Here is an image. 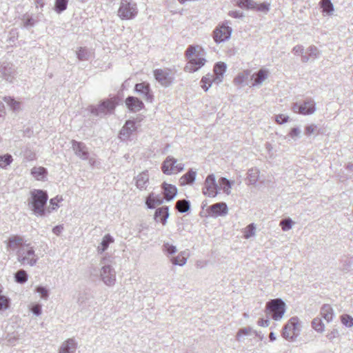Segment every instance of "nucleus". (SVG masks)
<instances>
[{
    "instance_id": "nucleus-1",
    "label": "nucleus",
    "mask_w": 353,
    "mask_h": 353,
    "mask_svg": "<svg viewBox=\"0 0 353 353\" xmlns=\"http://www.w3.org/2000/svg\"><path fill=\"white\" fill-rule=\"evenodd\" d=\"M30 199L28 202L29 208L37 216L45 215L48 195L46 191L34 189L30 192Z\"/></svg>"
},
{
    "instance_id": "nucleus-2",
    "label": "nucleus",
    "mask_w": 353,
    "mask_h": 353,
    "mask_svg": "<svg viewBox=\"0 0 353 353\" xmlns=\"http://www.w3.org/2000/svg\"><path fill=\"white\" fill-rule=\"evenodd\" d=\"M17 256L19 262L22 265L34 266L37 264L39 259L35 254L34 248L30 243L22 246L20 250L17 251Z\"/></svg>"
},
{
    "instance_id": "nucleus-3",
    "label": "nucleus",
    "mask_w": 353,
    "mask_h": 353,
    "mask_svg": "<svg viewBox=\"0 0 353 353\" xmlns=\"http://www.w3.org/2000/svg\"><path fill=\"white\" fill-rule=\"evenodd\" d=\"M266 312L275 321L282 319L285 312V303L281 299H275L270 301L266 304Z\"/></svg>"
},
{
    "instance_id": "nucleus-4",
    "label": "nucleus",
    "mask_w": 353,
    "mask_h": 353,
    "mask_svg": "<svg viewBox=\"0 0 353 353\" xmlns=\"http://www.w3.org/2000/svg\"><path fill=\"white\" fill-rule=\"evenodd\" d=\"M107 262H110V259L107 257H103L101 261L102 267L101 268L100 275L101 280L106 285L112 286L115 283L116 272L110 264L106 263Z\"/></svg>"
},
{
    "instance_id": "nucleus-5",
    "label": "nucleus",
    "mask_w": 353,
    "mask_h": 353,
    "mask_svg": "<svg viewBox=\"0 0 353 353\" xmlns=\"http://www.w3.org/2000/svg\"><path fill=\"white\" fill-rule=\"evenodd\" d=\"M301 332L299 318L293 316L290 318L288 323L283 329L282 336L287 340H294L296 338Z\"/></svg>"
},
{
    "instance_id": "nucleus-6",
    "label": "nucleus",
    "mask_w": 353,
    "mask_h": 353,
    "mask_svg": "<svg viewBox=\"0 0 353 353\" xmlns=\"http://www.w3.org/2000/svg\"><path fill=\"white\" fill-rule=\"evenodd\" d=\"M183 169L184 165L177 163V160L171 156L166 157L161 166L162 172L167 175H170L175 172H181Z\"/></svg>"
},
{
    "instance_id": "nucleus-7",
    "label": "nucleus",
    "mask_w": 353,
    "mask_h": 353,
    "mask_svg": "<svg viewBox=\"0 0 353 353\" xmlns=\"http://www.w3.org/2000/svg\"><path fill=\"white\" fill-rule=\"evenodd\" d=\"M292 109L294 112L304 115L313 114L316 110L315 103L313 99H307L304 101L303 104L293 103Z\"/></svg>"
},
{
    "instance_id": "nucleus-8",
    "label": "nucleus",
    "mask_w": 353,
    "mask_h": 353,
    "mask_svg": "<svg viewBox=\"0 0 353 353\" xmlns=\"http://www.w3.org/2000/svg\"><path fill=\"white\" fill-rule=\"evenodd\" d=\"M115 108V103L110 99L103 101L97 107L92 106L91 113L95 116L103 117L112 112Z\"/></svg>"
},
{
    "instance_id": "nucleus-9",
    "label": "nucleus",
    "mask_w": 353,
    "mask_h": 353,
    "mask_svg": "<svg viewBox=\"0 0 353 353\" xmlns=\"http://www.w3.org/2000/svg\"><path fill=\"white\" fill-rule=\"evenodd\" d=\"M154 76L155 79L164 87L170 85L174 79L168 69H156L154 70Z\"/></svg>"
},
{
    "instance_id": "nucleus-10",
    "label": "nucleus",
    "mask_w": 353,
    "mask_h": 353,
    "mask_svg": "<svg viewBox=\"0 0 353 353\" xmlns=\"http://www.w3.org/2000/svg\"><path fill=\"white\" fill-rule=\"evenodd\" d=\"M219 185L214 174H209L205 181L203 193L210 197H214L218 193Z\"/></svg>"
},
{
    "instance_id": "nucleus-11",
    "label": "nucleus",
    "mask_w": 353,
    "mask_h": 353,
    "mask_svg": "<svg viewBox=\"0 0 353 353\" xmlns=\"http://www.w3.org/2000/svg\"><path fill=\"white\" fill-rule=\"evenodd\" d=\"M232 32V28L228 26L222 25L216 28L213 32L214 41L220 43L228 40L231 37Z\"/></svg>"
},
{
    "instance_id": "nucleus-12",
    "label": "nucleus",
    "mask_w": 353,
    "mask_h": 353,
    "mask_svg": "<svg viewBox=\"0 0 353 353\" xmlns=\"http://www.w3.org/2000/svg\"><path fill=\"white\" fill-rule=\"evenodd\" d=\"M135 92L139 94L147 102H152L153 94L149 83L143 82L137 83L134 86Z\"/></svg>"
},
{
    "instance_id": "nucleus-13",
    "label": "nucleus",
    "mask_w": 353,
    "mask_h": 353,
    "mask_svg": "<svg viewBox=\"0 0 353 353\" xmlns=\"http://www.w3.org/2000/svg\"><path fill=\"white\" fill-rule=\"evenodd\" d=\"M72 148L74 154L82 160H87L89 158L88 148L83 142L72 140Z\"/></svg>"
},
{
    "instance_id": "nucleus-14",
    "label": "nucleus",
    "mask_w": 353,
    "mask_h": 353,
    "mask_svg": "<svg viewBox=\"0 0 353 353\" xmlns=\"http://www.w3.org/2000/svg\"><path fill=\"white\" fill-rule=\"evenodd\" d=\"M1 77L6 81L12 83L17 74L15 67L10 63H6L1 68Z\"/></svg>"
},
{
    "instance_id": "nucleus-15",
    "label": "nucleus",
    "mask_w": 353,
    "mask_h": 353,
    "mask_svg": "<svg viewBox=\"0 0 353 353\" xmlns=\"http://www.w3.org/2000/svg\"><path fill=\"white\" fill-rule=\"evenodd\" d=\"M205 62V59L202 57L192 58L187 63L184 70L187 72H194L203 66Z\"/></svg>"
},
{
    "instance_id": "nucleus-16",
    "label": "nucleus",
    "mask_w": 353,
    "mask_h": 353,
    "mask_svg": "<svg viewBox=\"0 0 353 353\" xmlns=\"http://www.w3.org/2000/svg\"><path fill=\"white\" fill-rule=\"evenodd\" d=\"M125 105L132 112H138L144 108L143 101L137 97L132 96H129L126 98Z\"/></svg>"
},
{
    "instance_id": "nucleus-17",
    "label": "nucleus",
    "mask_w": 353,
    "mask_h": 353,
    "mask_svg": "<svg viewBox=\"0 0 353 353\" xmlns=\"http://www.w3.org/2000/svg\"><path fill=\"white\" fill-rule=\"evenodd\" d=\"M28 243L24 241L23 238L18 235H12L9 237L7 242V245L12 250H18L20 248L27 245Z\"/></svg>"
},
{
    "instance_id": "nucleus-18",
    "label": "nucleus",
    "mask_w": 353,
    "mask_h": 353,
    "mask_svg": "<svg viewBox=\"0 0 353 353\" xmlns=\"http://www.w3.org/2000/svg\"><path fill=\"white\" fill-rule=\"evenodd\" d=\"M227 65L224 62H218L214 66V77L213 81L216 84L222 82L223 79V74L226 72Z\"/></svg>"
},
{
    "instance_id": "nucleus-19",
    "label": "nucleus",
    "mask_w": 353,
    "mask_h": 353,
    "mask_svg": "<svg viewBox=\"0 0 353 353\" xmlns=\"http://www.w3.org/2000/svg\"><path fill=\"white\" fill-rule=\"evenodd\" d=\"M209 210L212 216H225L228 214V205L224 202L214 203L210 206Z\"/></svg>"
},
{
    "instance_id": "nucleus-20",
    "label": "nucleus",
    "mask_w": 353,
    "mask_h": 353,
    "mask_svg": "<svg viewBox=\"0 0 353 353\" xmlns=\"http://www.w3.org/2000/svg\"><path fill=\"white\" fill-rule=\"evenodd\" d=\"M161 188L163 190L164 199L166 201H170L176 196L177 194V189L176 186L164 182L163 183Z\"/></svg>"
},
{
    "instance_id": "nucleus-21",
    "label": "nucleus",
    "mask_w": 353,
    "mask_h": 353,
    "mask_svg": "<svg viewBox=\"0 0 353 353\" xmlns=\"http://www.w3.org/2000/svg\"><path fill=\"white\" fill-rule=\"evenodd\" d=\"M77 343L74 339H68L61 345L58 353H74Z\"/></svg>"
},
{
    "instance_id": "nucleus-22",
    "label": "nucleus",
    "mask_w": 353,
    "mask_h": 353,
    "mask_svg": "<svg viewBox=\"0 0 353 353\" xmlns=\"http://www.w3.org/2000/svg\"><path fill=\"white\" fill-rule=\"evenodd\" d=\"M163 203V199L159 194L154 192L150 193L146 198L145 204L150 209H154L156 206Z\"/></svg>"
},
{
    "instance_id": "nucleus-23",
    "label": "nucleus",
    "mask_w": 353,
    "mask_h": 353,
    "mask_svg": "<svg viewBox=\"0 0 353 353\" xmlns=\"http://www.w3.org/2000/svg\"><path fill=\"white\" fill-rule=\"evenodd\" d=\"M169 216V208L168 206H163L156 210L154 213V219L156 221H159L163 225L167 222V219Z\"/></svg>"
},
{
    "instance_id": "nucleus-24",
    "label": "nucleus",
    "mask_w": 353,
    "mask_h": 353,
    "mask_svg": "<svg viewBox=\"0 0 353 353\" xmlns=\"http://www.w3.org/2000/svg\"><path fill=\"white\" fill-rule=\"evenodd\" d=\"M196 176V172L193 169H190L185 174H183L179 179L181 185L192 184Z\"/></svg>"
},
{
    "instance_id": "nucleus-25",
    "label": "nucleus",
    "mask_w": 353,
    "mask_h": 353,
    "mask_svg": "<svg viewBox=\"0 0 353 353\" xmlns=\"http://www.w3.org/2000/svg\"><path fill=\"white\" fill-rule=\"evenodd\" d=\"M30 173L36 180L45 181L48 175V170L44 167H33Z\"/></svg>"
},
{
    "instance_id": "nucleus-26",
    "label": "nucleus",
    "mask_w": 353,
    "mask_h": 353,
    "mask_svg": "<svg viewBox=\"0 0 353 353\" xmlns=\"http://www.w3.org/2000/svg\"><path fill=\"white\" fill-rule=\"evenodd\" d=\"M268 77V71L264 69H260L257 72L252 74V78L254 81L252 85H261Z\"/></svg>"
},
{
    "instance_id": "nucleus-27",
    "label": "nucleus",
    "mask_w": 353,
    "mask_h": 353,
    "mask_svg": "<svg viewBox=\"0 0 353 353\" xmlns=\"http://www.w3.org/2000/svg\"><path fill=\"white\" fill-rule=\"evenodd\" d=\"M321 315L327 321L330 322L333 319L334 310L329 304H324L321 308Z\"/></svg>"
},
{
    "instance_id": "nucleus-28",
    "label": "nucleus",
    "mask_w": 353,
    "mask_h": 353,
    "mask_svg": "<svg viewBox=\"0 0 353 353\" xmlns=\"http://www.w3.org/2000/svg\"><path fill=\"white\" fill-rule=\"evenodd\" d=\"M76 54L79 61H88L93 56L92 50L85 47L79 48Z\"/></svg>"
},
{
    "instance_id": "nucleus-29",
    "label": "nucleus",
    "mask_w": 353,
    "mask_h": 353,
    "mask_svg": "<svg viewBox=\"0 0 353 353\" xmlns=\"http://www.w3.org/2000/svg\"><path fill=\"white\" fill-rule=\"evenodd\" d=\"M149 181V176L147 172L139 174L136 178V185L139 190L145 189Z\"/></svg>"
},
{
    "instance_id": "nucleus-30",
    "label": "nucleus",
    "mask_w": 353,
    "mask_h": 353,
    "mask_svg": "<svg viewBox=\"0 0 353 353\" xmlns=\"http://www.w3.org/2000/svg\"><path fill=\"white\" fill-rule=\"evenodd\" d=\"M114 242V238L109 234H105L100 245L97 247V252L102 254L109 247L110 244Z\"/></svg>"
},
{
    "instance_id": "nucleus-31",
    "label": "nucleus",
    "mask_w": 353,
    "mask_h": 353,
    "mask_svg": "<svg viewBox=\"0 0 353 353\" xmlns=\"http://www.w3.org/2000/svg\"><path fill=\"white\" fill-rule=\"evenodd\" d=\"M219 187L220 189L223 190L224 193L226 194H230L231 193V187H232V182L230 181L227 178L225 177H221L219 180Z\"/></svg>"
},
{
    "instance_id": "nucleus-32",
    "label": "nucleus",
    "mask_w": 353,
    "mask_h": 353,
    "mask_svg": "<svg viewBox=\"0 0 353 353\" xmlns=\"http://www.w3.org/2000/svg\"><path fill=\"white\" fill-rule=\"evenodd\" d=\"M125 9L124 10V13L127 12L128 14H132L130 17H124L121 15V13L119 12V10L118 11V14L122 19H130L134 18L137 14V5L135 3H132V1H130V5L129 6H125Z\"/></svg>"
},
{
    "instance_id": "nucleus-33",
    "label": "nucleus",
    "mask_w": 353,
    "mask_h": 353,
    "mask_svg": "<svg viewBox=\"0 0 353 353\" xmlns=\"http://www.w3.org/2000/svg\"><path fill=\"white\" fill-rule=\"evenodd\" d=\"M259 176V170L257 168H252L248 172L247 179L250 185H255L258 181Z\"/></svg>"
},
{
    "instance_id": "nucleus-34",
    "label": "nucleus",
    "mask_w": 353,
    "mask_h": 353,
    "mask_svg": "<svg viewBox=\"0 0 353 353\" xmlns=\"http://www.w3.org/2000/svg\"><path fill=\"white\" fill-rule=\"evenodd\" d=\"M214 76L210 73L202 77L200 82L201 86L205 92L211 87L212 82H214Z\"/></svg>"
},
{
    "instance_id": "nucleus-35",
    "label": "nucleus",
    "mask_w": 353,
    "mask_h": 353,
    "mask_svg": "<svg viewBox=\"0 0 353 353\" xmlns=\"http://www.w3.org/2000/svg\"><path fill=\"white\" fill-rule=\"evenodd\" d=\"M320 6L323 13L328 15H331L332 14L334 11V6L330 0H321Z\"/></svg>"
},
{
    "instance_id": "nucleus-36",
    "label": "nucleus",
    "mask_w": 353,
    "mask_h": 353,
    "mask_svg": "<svg viewBox=\"0 0 353 353\" xmlns=\"http://www.w3.org/2000/svg\"><path fill=\"white\" fill-rule=\"evenodd\" d=\"M190 208V201L185 199L178 200L176 203V208L181 213L187 212Z\"/></svg>"
},
{
    "instance_id": "nucleus-37",
    "label": "nucleus",
    "mask_w": 353,
    "mask_h": 353,
    "mask_svg": "<svg viewBox=\"0 0 353 353\" xmlns=\"http://www.w3.org/2000/svg\"><path fill=\"white\" fill-rule=\"evenodd\" d=\"M14 281L17 283L23 284L28 279V275L26 270L21 269L14 274Z\"/></svg>"
},
{
    "instance_id": "nucleus-38",
    "label": "nucleus",
    "mask_w": 353,
    "mask_h": 353,
    "mask_svg": "<svg viewBox=\"0 0 353 353\" xmlns=\"http://www.w3.org/2000/svg\"><path fill=\"white\" fill-rule=\"evenodd\" d=\"M237 6L242 9L252 10L255 5L253 0H234Z\"/></svg>"
},
{
    "instance_id": "nucleus-39",
    "label": "nucleus",
    "mask_w": 353,
    "mask_h": 353,
    "mask_svg": "<svg viewBox=\"0 0 353 353\" xmlns=\"http://www.w3.org/2000/svg\"><path fill=\"white\" fill-rule=\"evenodd\" d=\"M13 161V158L11 154H6L3 155L0 154V168L6 169Z\"/></svg>"
},
{
    "instance_id": "nucleus-40",
    "label": "nucleus",
    "mask_w": 353,
    "mask_h": 353,
    "mask_svg": "<svg viewBox=\"0 0 353 353\" xmlns=\"http://www.w3.org/2000/svg\"><path fill=\"white\" fill-rule=\"evenodd\" d=\"M2 286L0 285V311L6 310L10 307V300L8 297L2 295Z\"/></svg>"
},
{
    "instance_id": "nucleus-41",
    "label": "nucleus",
    "mask_w": 353,
    "mask_h": 353,
    "mask_svg": "<svg viewBox=\"0 0 353 353\" xmlns=\"http://www.w3.org/2000/svg\"><path fill=\"white\" fill-rule=\"evenodd\" d=\"M250 76L249 71H243L239 73L234 79V82L236 85H241L246 81Z\"/></svg>"
},
{
    "instance_id": "nucleus-42",
    "label": "nucleus",
    "mask_w": 353,
    "mask_h": 353,
    "mask_svg": "<svg viewBox=\"0 0 353 353\" xmlns=\"http://www.w3.org/2000/svg\"><path fill=\"white\" fill-rule=\"evenodd\" d=\"M312 327L316 332L322 333L325 330L324 324L319 318H315L312 321Z\"/></svg>"
},
{
    "instance_id": "nucleus-43",
    "label": "nucleus",
    "mask_w": 353,
    "mask_h": 353,
    "mask_svg": "<svg viewBox=\"0 0 353 353\" xmlns=\"http://www.w3.org/2000/svg\"><path fill=\"white\" fill-rule=\"evenodd\" d=\"M68 0H56L54 10L57 13H61L65 10L68 6Z\"/></svg>"
},
{
    "instance_id": "nucleus-44",
    "label": "nucleus",
    "mask_w": 353,
    "mask_h": 353,
    "mask_svg": "<svg viewBox=\"0 0 353 353\" xmlns=\"http://www.w3.org/2000/svg\"><path fill=\"white\" fill-rule=\"evenodd\" d=\"M270 4L269 3H262L258 4L256 2H255V5L253 7L252 10H256L257 12H268L270 10Z\"/></svg>"
},
{
    "instance_id": "nucleus-45",
    "label": "nucleus",
    "mask_w": 353,
    "mask_h": 353,
    "mask_svg": "<svg viewBox=\"0 0 353 353\" xmlns=\"http://www.w3.org/2000/svg\"><path fill=\"white\" fill-rule=\"evenodd\" d=\"M256 230V226L254 223L249 224L245 228L244 231V237L245 239H250V237L254 236Z\"/></svg>"
},
{
    "instance_id": "nucleus-46",
    "label": "nucleus",
    "mask_w": 353,
    "mask_h": 353,
    "mask_svg": "<svg viewBox=\"0 0 353 353\" xmlns=\"http://www.w3.org/2000/svg\"><path fill=\"white\" fill-rule=\"evenodd\" d=\"M162 250L168 255H172L176 252L177 250L176 246L170 244L169 243H164L162 246Z\"/></svg>"
},
{
    "instance_id": "nucleus-47",
    "label": "nucleus",
    "mask_w": 353,
    "mask_h": 353,
    "mask_svg": "<svg viewBox=\"0 0 353 353\" xmlns=\"http://www.w3.org/2000/svg\"><path fill=\"white\" fill-rule=\"evenodd\" d=\"M170 261L174 265L183 266L186 263L187 259L181 254H179L175 257L171 258Z\"/></svg>"
},
{
    "instance_id": "nucleus-48",
    "label": "nucleus",
    "mask_w": 353,
    "mask_h": 353,
    "mask_svg": "<svg viewBox=\"0 0 353 353\" xmlns=\"http://www.w3.org/2000/svg\"><path fill=\"white\" fill-rule=\"evenodd\" d=\"M341 321L343 325L347 327H352L353 326V317L349 314H342L341 316Z\"/></svg>"
},
{
    "instance_id": "nucleus-49",
    "label": "nucleus",
    "mask_w": 353,
    "mask_h": 353,
    "mask_svg": "<svg viewBox=\"0 0 353 353\" xmlns=\"http://www.w3.org/2000/svg\"><path fill=\"white\" fill-rule=\"evenodd\" d=\"M293 221L290 218H285L280 221V225L283 231H288L292 228Z\"/></svg>"
},
{
    "instance_id": "nucleus-50",
    "label": "nucleus",
    "mask_w": 353,
    "mask_h": 353,
    "mask_svg": "<svg viewBox=\"0 0 353 353\" xmlns=\"http://www.w3.org/2000/svg\"><path fill=\"white\" fill-rule=\"evenodd\" d=\"M4 101L13 110H17L19 108V103L14 99L11 97H5Z\"/></svg>"
},
{
    "instance_id": "nucleus-51",
    "label": "nucleus",
    "mask_w": 353,
    "mask_h": 353,
    "mask_svg": "<svg viewBox=\"0 0 353 353\" xmlns=\"http://www.w3.org/2000/svg\"><path fill=\"white\" fill-rule=\"evenodd\" d=\"M307 53L310 55V57L312 59H316L319 56V51L318 48L314 46H311L307 49Z\"/></svg>"
},
{
    "instance_id": "nucleus-52",
    "label": "nucleus",
    "mask_w": 353,
    "mask_h": 353,
    "mask_svg": "<svg viewBox=\"0 0 353 353\" xmlns=\"http://www.w3.org/2000/svg\"><path fill=\"white\" fill-rule=\"evenodd\" d=\"M36 292L41 295V297L43 299H48L49 292L48 289L43 286H38L36 288Z\"/></svg>"
},
{
    "instance_id": "nucleus-53",
    "label": "nucleus",
    "mask_w": 353,
    "mask_h": 353,
    "mask_svg": "<svg viewBox=\"0 0 353 353\" xmlns=\"http://www.w3.org/2000/svg\"><path fill=\"white\" fill-rule=\"evenodd\" d=\"M339 336V332L337 329H333L326 335V337L331 341H333L334 339L338 338Z\"/></svg>"
},
{
    "instance_id": "nucleus-54",
    "label": "nucleus",
    "mask_w": 353,
    "mask_h": 353,
    "mask_svg": "<svg viewBox=\"0 0 353 353\" xmlns=\"http://www.w3.org/2000/svg\"><path fill=\"white\" fill-rule=\"evenodd\" d=\"M250 332H251L250 327H243V328L240 329L237 332L236 339L238 341H240L241 336L242 335H248Z\"/></svg>"
},
{
    "instance_id": "nucleus-55",
    "label": "nucleus",
    "mask_w": 353,
    "mask_h": 353,
    "mask_svg": "<svg viewBox=\"0 0 353 353\" xmlns=\"http://www.w3.org/2000/svg\"><path fill=\"white\" fill-rule=\"evenodd\" d=\"M300 134H301V130L299 128H292L289 133L290 137L294 140L296 138L299 137Z\"/></svg>"
},
{
    "instance_id": "nucleus-56",
    "label": "nucleus",
    "mask_w": 353,
    "mask_h": 353,
    "mask_svg": "<svg viewBox=\"0 0 353 353\" xmlns=\"http://www.w3.org/2000/svg\"><path fill=\"white\" fill-rule=\"evenodd\" d=\"M288 116L280 114L276 116V122L279 124H283L288 121Z\"/></svg>"
},
{
    "instance_id": "nucleus-57",
    "label": "nucleus",
    "mask_w": 353,
    "mask_h": 353,
    "mask_svg": "<svg viewBox=\"0 0 353 353\" xmlns=\"http://www.w3.org/2000/svg\"><path fill=\"white\" fill-rule=\"evenodd\" d=\"M196 53V48L192 46H188L185 51V56L190 60L192 59V57Z\"/></svg>"
},
{
    "instance_id": "nucleus-58",
    "label": "nucleus",
    "mask_w": 353,
    "mask_h": 353,
    "mask_svg": "<svg viewBox=\"0 0 353 353\" xmlns=\"http://www.w3.org/2000/svg\"><path fill=\"white\" fill-rule=\"evenodd\" d=\"M31 312L35 316H39L41 314L42 309L41 305L39 304H35L31 307Z\"/></svg>"
},
{
    "instance_id": "nucleus-59",
    "label": "nucleus",
    "mask_w": 353,
    "mask_h": 353,
    "mask_svg": "<svg viewBox=\"0 0 353 353\" xmlns=\"http://www.w3.org/2000/svg\"><path fill=\"white\" fill-rule=\"evenodd\" d=\"M35 24V21L34 19L31 17H28L26 19H24L23 21V26L24 27L26 28H28V27H32L34 26Z\"/></svg>"
},
{
    "instance_id": "nucleus-60",
    "label": "nucleus",
    "mask_w": 353,
    "mask_h": 353,
    "mask_svg": "<svg viewBox=\"0 0 353 353\" xmlns=\"http://www.w3.org/2000/svg\"><path fill=\"white\" fill-rule=\"evenodd\" d=\"M125 125L126 128H128L131 132H134L137 129L134 121L131 120L127 121L125 123Z\"/></svg>"
},
{
    "instance_id": "nucleus-61",
    "label": "nucleus",
    "mask_w": 353,
    "mask_h": 353,
    "mask_svg": "<svg viewBox=\"0 0 353 353\" xmlns=\"http://www.w3.org/2000/svg\"><path fill=\"white\" fill-rule=\"evenodd\" d=\"M316 129V125L312 124L305 127V133L306 135L310 136L314 132Z\"/></svg>"
},
{
    "instance_id": "nucleus-62",
    "label": "nucleus",
    "mask_w": 353,
    "mask_h": 353,
    "mask_svg": "<svg viewBox=\"0 0 353 353\" xmlns=\"http://www.w3.org/2000/svg\"><path fill=\"white\" fill-rule=\"evenodd\" d=\"M229 15L235 19H239L243 17V13L238 10H232L229 12Z\"/></svg>"
},
{
    "instance_id": "nucleus-63",
    "label": "nucleus",
    "mask_w": 353,
    "mask_h": 353,
    "mask_svg": "<svg viewBox=\"0 0 353 353\" xmlns=\"http://www.w3.org/2000/svg\"><path fill=\"white\" fill-rule=\"evenodd\" d=\"M304 51V48L301 45H297L294 46L292 49V52L294 54L299 55L302 54Z\"/></svg>"
},
{
    "instance_id": "nucleus-64",
    "label": "nucleus",
    "mask_w": 353,
    "mask_h": 353,
    "mask_svg": "<svg viewBox=\"0 0 353 353\" xmlns=\"http://www.w3.org/2000/svg\"><path fill=\"white\" fill-rule=\"evenodd\" d=\"M63 230V226L61 225H56L52 229L53 233L57 236H59Z\"/></svg>"
}]
</instances>
